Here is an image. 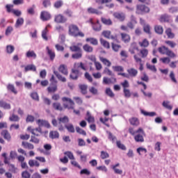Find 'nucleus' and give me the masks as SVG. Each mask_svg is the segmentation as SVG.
Returning <instances> with one entry per match:
<instances>
[{"label": "nucleus", "mask_w": 178, "mask_h": 178, "mask_svg": "<svg viewBox=\"0 0 178 178\" xmlns=\"http://www.w3.org/2000/svg\"><path fill=\"white\" fill-rule=\"evenodd\" d=\"M141 113L145 116H149V117H154L155 115H156V113L155 112H147L145 110H141Z\"/></svg>", "instance_id": "nucleus-54"}, {"label": "nucleus", "mask_w": 178, "mask_h": 178, "mask_svg": "<svg viewBox=\"0 0 178 178\" xmlns=\"http://www.w3.org/2000/svg\"><path fill=\"white\" fill-rule=\"evenodd\" d=\"M112 69H113L114 72H122L124 70V67L121 65L112 66Z\"/></svg>", "instance_id": "nucleus-55"}, {"label": "nucleus", "mask_w": 178, "mask_h": 178, "mask_svg": "<svg viewBox=\"0 0 178 178\" xmlns=\"http://www.w3.org/2000/svg\"><path fill=\"white\" fill-rule=\"evenodd\" d=\"M129 133L134 136L135 142L140 143L145 142V132L143 128L139 127L137 130H135L133 127H129Z\"/></svg>", "instance_id": "nucleus-1"}, {"label": "nucleus", "mask_w": 178, "mask_h": 178, "mask_svg": "<svg viewBox=\"0 0 178 178\" xmlns=\"http://www.w3.org/2000/svg\"><path fill=\"white\" fill-rule=\"evenodd\" d=\"M99 59L104 66H106V67H110L112 65V63H111L109 60L103 56H99Z\"/></svg>", "instance_id": "nucleus-20"}, {"label": "nucleus", "mask_w": 178, "mask_h": 178, "mask_svg": "<svg viewBox=\"0 0 178 178\" xmlns=\"http://www.w3.org/2000/svg\"><path fill=\"white\" fill-rule=\"evenodd\" d=\"M154 32H156L158 35H163V28L161 25L154 26Z\"/></svg>", "instance_id": "nucleus-33"}, {"label": "nucleus", "mask_w": 178, "mask_h": 178, "mask_svg": "<svg viewBox=\"0 0 178 178\" xmlns=\"http://www.w3.org/2000/svg\"><path fill=\"white\" fill-rule=\"evenodd\" d=\"M85 120L88 122V123H94L95 122V118L91 115L90 111H87L86 113V118Z\"/></svg>", "instance_id": "nucleus-30"}, {"label": "nucleus", "mask_w": 178, "mask_h": 178, "mask_svg": "<svg viewBox=\"0 0 178 178\" xmlns=\"http://www.w3.org/2000/svg\"><path fill=\"white\" fill-rule=\"evenodd\" d=\"M165 44L168 45L171 49H174L177 45V44L172 40H165Z\"/></svg>", "instance_id": "nucleus-61"}, {"label": "nucleus", "mask_w": 178, "mask_h": 178, "mask_svg": "<svg viewBox=\"0 0 178 178\" xmlns=\"http://www.w3.org/2000/svg\"><path fill=\"white\" fill-rule=\"evenodd\" d=\"M118 166H120V163L115 164V165L112 166V169H113L115 173L117 174V175H122V174H123V170L118 169L117 168Z\"/></svg>", "instance_id": "nucleus-49"}, {"label": "nucleus", "mask_w": 178, "mask_h": 178, "mask_svg": "<svg viewBox=\"0 0 178 178\" xmlns=\"http://www.w3.org/2000/svg\"><path fill=\"white\" fill-rule=\"evenodd\" d=\"M58 71L62 73L64 76L68 75L67 66L66 65H60L59 68H58Z\"/></svg>", "instance_id": "nucleus-22"}, {"label": "nucleus", "mask_w": 178, "mask_h": 178, "mask_svg": "<svg viewBox=\"0 0 178 178\" xmlns=\"http://www.w3.org/2000/svg\"><path fill=\"white\" fill-rule=\"evenodd\" d=\"M102 22L104 24L107 25V26H111L113 24V22L111 19L102 17Z\"/></svg>", "instance_id": "nucleus-57"}, {"label": "nucleus", "mask_w": 178, "mask_h": 178, "mask_svg": "<svg viewBox=\"0 0 178 178\" xmlns=\"http://www.w3.org/2000/svg\"><path fill=\"white\" fill-rule=\"evenodd\" d=\"M58 120H59L60 124V123L66 124L70 122V120L68 119V117H67V116L60 118L59 119H58Z\"/></svg>", "instance_id": "nucleus-63"}, {"label": "nucleus", "mask_w": 178, "mask_h": 178, "mask_svg": "<svg viewBox=\"0 0 178 178\" xmlns=\"http://www.w3.org/2000/svg\"><path fill=\"white\" fill-rule=\"evenodd\" d=\"M70 51H71L72 52H76V53L82 52L81 48L76 45H72V47H70Z\"/></svg>", "instance_id": "nucleus-51"}, {"label": "nucleus", "mask_w": 178, "mask_h": 178, "mask_svg": "<svg viewBox=\"0 0 178 178\" xmlns=\"http://www.w3.org/2000/svg\"><path fill=\"white\" fill-rule=\"evenodd\" d=\"M26 57L28 58H34L35 59L37 57V55L35 52L33 50H29L28 52L26 53Z\"/></svg>", "instance_id": "nucleus-34"}, {"label": "nucleus", "mask_w": 178, "mask_h": 178, "mask_svg": "<svg viewBox=\"0 0 178 178\" xmlns=\"http://www.w3.org/2000/svg\"><path fill=\"white\" fill-rule=\"evenodd\" d=\"M7 90L13 92L15 95L17 94V91L15 87L12 84L9 83L7 85Z\"/></svg>", "instance_id": "nucleus-52"}, {"label": "nucleus", "mask_w": 178, "mask_h": 178, "mask_svg": "<svg viewBox=\"0 0 178 178\" xmlns=\"http://www.w3.org/2000/svg\"><path fill=\"white\" fill-rule=\"evenodd\" d=\"M37 124L38 125V127H44L47 129H50L51 125L50 123H49L47 120H38L36 121Z\"/></svg>", "instance_id": "nucleus-10"}, {"label": "nucleus", "mask_w": 178, "mask_h": 178, "mask_svg": "<svg viewBox=\"0 0 178 178\" xmlns=\"http://www.w3.org/2000/svg\"><path fill=\"white\" fill-rule=\"evenodd\" d=\"M83 49L85 52H87V53H92L93 52V47L90 46V44H85L83 46Z\"/></svg>", "instance_id": "nucleus-36"}, {"label": "nucleus", "mask_w": 178, "mask_h": 178, "mask_svg": "<svg viewBox=\"0 0 178 178\" xmlns=\"http://www.w3.org/2000/svg\"><path fill=\"white\" fill-rule=\"evenodd\" d=\"M102 35L108 40L118 41V35H112V32H111V31H103Z\"/></svg>", "instance_id": "nucleus-8"}, {"label": "nucleus", "mask_w": 178, "mask_h": 178, "mask_svg": "<svg viewBox=\"0 0 178 178\" xmlns=\"http://www.w3.org/2000/svg\"><path fill=\"white\" fill-rule=\"evenodd\" d=\"M8 166H9V171L10 172H13L14 174H16L17 172V168L15 167L14 164H8Z\"/></svg>", "instance_id": "nucleus-58"}, {"label": "nucleus", "mask_w": 178, "mask_h": 178, "mask_svg": "<svg viewBox=\"0 0 178 178\" xmlns=\"http://www.w3.org/2000/svg\"><path fill=\"white\" fill-rule=\"evenodd\" d=\"M68 33L69 35L73 36V37H84L85 34L83 33L82 31L79 30V28L77 25L72 24L69 25L68 26Z\"/></svg>", "instance_id": "nucleus-3"}, {"label": "nucleus", "mask_w": 178, "mask_h": 178, "mask_svg": "<svg viewBox=\"0 0 178 178\" xmlns=\"http://www.w3.org/2000/svg\"><path fill=\"white\" fill-rule=\"evenodd\" d=\"M113 17L120 22H124L125 20V15L124 13L115 12L113 14Z\"/></svg>", "instance_id": "nucleus-13"}, {"label": "nucleus", "mask_w": 178, "mask_h": 178, "mask_svg": "<svg viewBox=\"0 0 178 178\" xmlns=\"http://www.w3.org/2000/svg\"><path fill=\"white\" fill-rule=\"evenodd\" d=\"M39 136H37L35 135L31 136L30 142L33 143L34 144H39L40 139L38 138Z\"/></svg>", "instance_id": "nucleus-42"}, {"label": "nucleus", "mask_w": 178, "mask_h": 178, "mask_svg": "<svg viewBox=\"0 0 178 178\" xmlns=\"http://www.w3.org/2000/svg\"><path fill=\"white\" fill-rule=\"evenodd\" d=\"M159 20L161 23H168L169 21H170V15H168V14L162 15H161Z\"/></svg>", "instance_id": "nucleus-24"}, {"label": "nucleus", "mask_w": 178, "mask_h": 178, "mask_svg": "<svg viewBox=\"0 0 178 178\" xmlns=\"http://www.w3.org/2000/svg\"><path fill=\"white\" fill-rule=\"evenodd\" d=\"M134 58L135 62L137 63H139V70L143 71L144 67H143V60H141L140 58H139L137 55L134 56Z\"/></svg>", "instance_id": "nucleus-26"}, {"label": "nucleus", "mask_w": 178, "mask_h": 178, "mask_svg": "<svg viewBox=\"0 0 178 178\" xmlns=\"http://www.w3.org/2000/svg\"><path fill=\"white\" fill-rule=\"evenodd\" d=\"M51 18V15L49 12L47 11H42L40 13V19L42 21H48L50 20Z\"/></svg>", "instance_id": "nucleus-11"}, {"label": "nucleus", "mask_w": 178, "mask_h": 178, "mask_svg": "<svg viewBox=\"0 0 178 178\" xmlns=\"http://www.w3.org/2000/svg\"><path fill=\"white\" fill-rule=\"evenodd\" d=\"M54 74L56 76L58 80L60 81L61 82L65 83L67 81V79L63 75L60 74L58 72H54Z\"/></svg>", "instance_id": "nucleus-43"}, {"label": "nucleus", "mask_w": 178, "mask_h": 178, "mask_svg": "<svg viewBox=\"0 0 178 178\" xmlns=\"http://www.w3.org/2000/svg\"><path fill=\"white\" fill-rule=\"evenodd\" d=\"M121 86L123 88V93H124V97L126 98H129L131 97V92H130L129 88V83L127 80L124 81L123 82L121 83Z\"/></svg>", "instance_id": "nucleus-6"}, {"label": "nucleus", "mask_w": 178, "mask_h": 178, "mask_svg": "<svg viewBox=\"0 0 178 178\" xmlns=\"http://www.w3.org/2000/svg\"><path fill=\"white\" fill-rule=\"evenodd\" d=\"M65 129H67V131L72 134L75 132V129L73 124H67L65 126Z\"/></svg>", "instance_id": "nucleus-44"}, {"label": "nucleus", "mask_w": 178, "mask_h": 178, "mask_svg": "<svg viewBox=\"0 0 178 178\" xmlns=\"http://www.w3.org/2000/svg\"><path fill=\"white\" fill-rule=\"evenodd\" d=\"M53 108L54 110L62 111L63 110V107L59 102H56L53 104Z\"/></svg>", "instance_id": "nucleus-50"}, {"label": "nucleus", "mask_w": 178, "mask_h": 178, "mask_svg": "<svg viewBox=\"0 0 178 178\" xmlns=\"http://www.w3.org/2000/svg\"><path fill=\"white\" fill-rule=\"evenodd\" d=\"M165 35L168 36V39L169 40H173L175 38V34L174 32H172V30L171 28H167L165 31Z\"/></svg>", "instance_id": "nucleus-18"}, {"label": "nucleus", "mask_w": 178, "mask_h": 178, "mask_svg": "<svg viewBox=\"0 0 178 178\" xmlns=\"http://www.w3.org/2000/svg\"><path fill=\"white\" fill-rule=\"evenodd\" d=\"M100 44L104 47V49H110V43L107 40H105L103 38H100Z\"/></svg>", "instance_id": "nucleus-37"}, {"label": "nucleus", "mask_w": 178, "mask_h": 178, "mask_svg": "<svg viewBox=\"0 0 178 178\" xmlns=\"http://www.w3.org/2000/svg\"><path fill=\"white\" fill-rule=\"evenodd\" d=\"M120 35H121V40L124 43L130 42L131 38L130 37L129 34H127L125 33H120Z\"/></svg>", "instance_id": "nucleus-16"}, {"label": "nucleus", "mask_w": 178, "mask_h": 178, "mask_svg": "<svg viewBox=\"0 0 178 178\" xmlns=\"http://www.w3.org/2000/svg\"><path fill=\"white\" fill-rule=\"evenodd\" d=\"M158 52L161 55H167L170 58H175L176 54L172 50L169 49L168 47L161 46L158 47Z\"/></svg>", "instance_id": "nucleus-4"}, {"label": "nucleus", "mask_w": 178, "mask_h": 178, "mask_svg": "<svg viewBox=\"0 0 178 178\" xmlns=\"http://www.w3.org/2000/svg\"><path fill=\"white\" fill-rule=\"evenodd\" d=\"M127 74H129L130 77H136L138 74V70L134 68L127 69Z\"/></svg>", "instance_id": "nucleus-28"}, {"label": "nucleus", "mask_w": 178, "mask_h": 178, "mask_svg": "<svg viewBox=\"0 0 178 178\" xmlns=\"http://www.w3.org/2000/svg\"><path fill=\"white\" fill-rule=\"evenodd\" d=\"M139 51V48L137 47L136 44L132 43L131 44V47L129 48V52L131 54H136L135 51Z\"/></svg>", "instance_id": "nucleus-40"}, {"label": "nucleus", "mask_w": 178, "mask_h": 178, "mask_svg": "<svg viewBox=\"0 0 178 178\" xmlns=\"http://www.w3.org/2000/svg\"><path fill=\"white\" fill-rule=\"evenodd\" d=\"M116 78H108L106 76L103 78V83L106 85L113 84L114 82H116Z\"/></svg>", "instance_id": "nucleus-23"}, {"label": "nucleus", "mask_w": 178, "mask_h": 178, "mask_svg": "<svg viewBox=\"0 0 178 178\" xmlns=\"http://www.w3.org/2000/svg\"><path fill=\"white\" fill-rule=\"evenodd\" d=\"M79 77V71L76 70H72L71 74H70V79L73 81H76Z\"/></svg>", "instance_id": "nucleus-17"}, {"label": "nucleus", "mask_w": 178, "mask_h": 178, "mask_svg": "<svg viewBox=\"0 0 178 178\" xmlns=\"http://www.w3.org/2000/svg\"><path fill=\"white\" fill-rule=\"evenodd\" d=\"M46 50L47 51V54L49 57L50 60L54 61L56 58V53L54 50L50 49L49 47H46Z\"/></svg>", "instance_id": "nucleus-21"}, {"label": "nucleus", "mask_w": 178, "mask_h": 178, "mask_svg": "<svg viewBox=\"0 0 178 178\" xmlns=\"http://www.w3.org/2000/svg\"><path fill=\"white\" fill-rule=\"evenodd\" d=\"M111 49L114 52H118L120 49H122V46L117 43L112 42L111 43Z\"/></svg>", "instance_id": "nucleus-35"}, {"label": "nucleus", "mask_w": 178, "mask_h": 178, "mask_svg": "<svg viewBox=\"0 0 178 178\" xmlns=\"http://www.w3.org/2000/svg\"><path fill=\"white\" fill-rule=\"evenodd\" d=\"M143 29L147 34L152 35L151 26L149 24H145L144 26H143Z\"/></svg>", "instance_id": "nucleus-53"}, {"label": "nucleus", "mask_w": 178, "mask_h": 178, "mask_svg": "<svg viewBox=\"0 0 178 178\" xmlns=\"http://www.w3.org/2000/svg\"><path fill=\"white\" fill-rule=\"evenodd\" d=\"M61 100L64 102L63 107L65 109L73 110V113H74L75 115H80V111L74 109L75 103L71 98L64 97L61 98Z\"/></svg>", "instance_id": "nucleus-2"}, {"label": "nucleus", "mask_w": 178, "mask_h": 178, "mask_svg": "<svg viewBox=\"0 0 178 178\" xmlns=\"http://www.w3.org/2000/svg\"><path fill=\"white\" fill-rule=\"evenodd\" d=\"M170 57L169 56H167V57H163V58H161L159 59L160 62H161L164 65H168L169 63H170L171 62V60H170Z\"/></svg>", "instance_id": "nucleus-45"}, {"label": "nucleus", "mask_w": 178, "mask_h": 178, "mask_svg": "<svg viewBox=\"0 0 178 178\" xmlns=\"http://www.w3.org/2000/svg\"><path fill=\"white\" fill-rule=\"evenodd\" d=\"M92 29H94V30L95 31H99L102 30V25H101V24H99V20H97L96 22V23L92 24Z\"/></svg>", "instance_id": "nucleus-48"}, {"label": "nucleus", "mask_w": 178, "mask_h": 178, "mask_svg": "<svg viewBox=\"0 0 178 178\" xmlns=\"http://www.w3.org/2000/svg\"><path fill=\"white\" fill-rule=\"evenodd\" d=\"M138 45L140 46L141 47L147 48L149 45V40H147V39L145 38L141 42H138Z\"/></svg>", "instance_id": "nucleus-38"}, {"label": "nucleus", "mask_w": 178, "mask_h": 178, "mask_svg": "<svg viewBox=\"0 0 178 178\" xmlns=\"http://www.w3.org/2000/svg\"><path fill=\"white\" fill-rule=\"evenodd\" d=\"M109 67H106L104 68L103 74H106L109 76H113V72L108 68Z\"/></svg>", "instance_id": "nucleus-46"}, {"label": "nucleus", "mask_w": 178, "mask_h": 178, "mask_svg": "<svg viewBox=\"0 0 178 178\" xmlns=\"http://www.w3.org/2000/svg\"><path fill=\"white\" fill-rule=\"evenodd\" d=\"M142 58H145L147 57L149 51L147 49H143L140 51Z\"/></svg>", "instance_id": "nucleus-59"}, {"label": "nucleus", "mask_w": 178, "mask_h": 178, "mask_svg": "<svg viewBox=\"0 0 178 178\" xmlns=\"http://www.w3.org/2000/svg\"><path fill=\"white\" fill-rule=\"evenodd\" d=\"M28 130L33 134V136H36L37 137H45L48 134V131H42V129L40 127L32 129L31 127H29Z\"/></svg>", "instance_id": "nucleus-5"}, {"label": "nucleus", "mask_w": 178, "mask_h": 178, "mask_svg": "<svg viewBox=\"0 0 178 178\" xmlns=\"http://www.w3.org/2000/svg\"><path fill=\"white\" fill-rule=\"evenodd\" d=\"M29 71L36 72L35 65H26L25 67V72H29Z\"/></svg>", "instance_id": "nucleus-56"}, {"label": "nucleus", "mask_w": 178, "mask_h": 178, "mask_svg": "<svg viewBox=\"0 0 178 178\" xmlns=\"http://www.w3.org/2000/svg\"><path fill=\"white\" fill-rule=\"evenodd\" d=\"M88 14H90V15H102V12L99 11L97 8H93L92 7L88 8Z\"/></svg>", "instance_id": "nucleus-25"}, {"label": "nucleus", "mask_w": 178, "mask_h": 178, "mask_svg": "<svg viewBox=\"0 0 178 178\" xmlns=\"http://www.w3.org/2000/svg\"><path fill=\"white\" fill-rule=\"evenodd\" d=\"M82 57H83L82 51L76 52V53L72 54V58L75 60H79L80 58H82Z\"/></svg>", "instance_id": "nucleus-47"}, {"label": "nucleus", "mask_w": 178, "mask_h": 178, "mask_svg": "<svg viewBox=\"0 0 178 178\" xmlns=\"http://www.w3.org/2000/svg\"><path fill=\"white\" fill-rule=\"evenodd\" d=\"M54 22L57 24H64L67 22V18H65L63 15H57L54 17Z\"/></svg>", "instance_id": "nucleus-12"}, {"label": "nucleus", "mask_w": 178, "mask_h": 178, "mask_svg": "<svg viewBox=\"0 0 178 178\" xmlns=\"http://www.w3.org/2000/svg\"><path fill=\"white\" fill-rule=\"evenodd\" d=\"M59 136V133L56 131H51L49 132V138L51 139H58Z\"/></svg>", "instance_id": "nucleus-41"}, {"label": "nucleus", "mask_w": 178, "mask_h": 178, "mask_svg": "<svg viewBox=\"0 0 178 178\" xmlns=\"http://www.w3.org/2000/svg\"><path fill=\"white\" fill-rule=\"evenodd\" d=\"M72 70H76V71H79L80 70H82L84 72H86L87 69L86 67V65L83 63H74V65H73V69H72Z\"/></svg>", "instance_id": "nucleus-9"}, {"label": "nucleus", "mask_w": 178, "mask_h": 178, "mask_svg": "<svg viewBox=\"0 0 178 178\" xmlns=\"http://www.w3.org/2000/svg\"><path fill=\"white\" fill-rule=\"evenodd\" d=\"M129 124L133 127H137L140 125V120L136 117H132L129 120Z\"/></svg>", "instance_id": "nucleus-14"}, {"label": "nucleus", "mask_w": 178, "mask_h": 178, "mask_svg": "<svg viewBox=\"0 0 178 178\" xmlns=\"http://www.w3.org/2000/svg\"><path fill=\"white\" fill-rule=\"evenodd\" d=\"M0 108L3 109H10V104L6 103L4 100H0Z\"/></svg>", "instance_id": "nucleus-31"}, {"label": "nucleus", "mask_w": 178, "mask_h": 178, "mask_svg": "<svg viewBox=\"0 0 178 178\" xmlns=\"http://www.w3.org/2000/svg\"><path fill=\"white\" fill-rule=\"evenodd\" d=\"M49 93H55L58 91V83H51L49 86L47 88Z\"/></svg>", "instance_id": "nucleus-15"}, {"label": "nucleus", "mask_w": 178, "mask_h": 178, "mask_svg": "<svg viewBox=\"0 0 178 178\" xmlns=\"http://www.w3.org/2000/svg\"><path fill=\"white\" fill-rule=\"evenodd\" d=\"M24 23V18L19 17L17 19V22H15V27L16 29L21 27Z\"/></svg>", "instance_id": "nucleus-39"}, {"label": "nucleus", "mask_w": 178, "mask_h": 178, "mask_svg": "<svg viewBox=\"0 0 178 178\" xmlns=\"http://www.w3.org/2000/svg\"><path fill=\"white\" fill-rule=\"evenodd\" d=\"M79 88L81 90V93H82L83 95H86L87 94V90L88 89V86L85 84H80L79 85Z\"/></svg>", "instance_id": "nucleus-29"}, {"label": "nucleus", "mask_w": 178, "mask_h": 178, "mask_svg": "<svg viewBox=\"0 0 178 178\" xmlns=\"http://www.w3.org/2000/svg\"><path fill=\"white\" fill-rule=\"evenodd\" d=\"M48 32H49V31H48L47 28H45L44 29V31H42V38L43 40H44L45 41L48 40V37H47Z\"/></svg>", "instance_id": "nucleus-60"}, {"label": "nucleus", "mask_w": 178, "mask_h": 178, "mask_svg": "<svg viewBox=\"0 0 178 178\" xmlns=\"http://www.w3.org/2000/svg\"><path fill=\"white\" fill-rule=\"evenodd\" d=\"M22 146L29 150H33L35 148V146L29 142H22Z\"/></svg>", "instance_id": "nucleus-27"}, {"label": "nucleus", "mask_w": 178, "mask_h": 178, "mask_svg": "<svg viewBox=\"0 0 178 178\" xmlns=\"http://www.w3.org/2000/svg\"><path fill=\"white\" fill-rule=\"evenodd\" d=\"M162 106H163L165 108L168 109L170 111H171L172 109V106L170 104H169L168 101H164L162 103Z\"/></svg>", "instance_id": "nucleus-62"}, {"label": "nucleus", "mask_w": 178, "mask_h": 178, "mask_svg": "<svg viewBox=\"0 0 178 178\" xmlns=\"http://www.w3.org/2000/svg\"><path fill=\"white\" fill-rule=\"evenodd\" d=\"M9 120L10 122H19V117L15 114H13V115L9 118Z\"/></svg>", "instance_id": "nucleus-64"}, {"label": "nucleus", "mask_w": 178, "mask_h": 178, "mask_svg": "<svg viewBox=\"0 0 178 178\" xmlns=\"http://www.w3.org/2000/svg\"><path fill=\"white\" fill-rule=\"evenodd\" d=\"M0 134L1 135V136L8 141H10V140L12 139V136H10V133L8 132V130L5 129L3 130Z\"/></svg>", "instance_id": "nucleus-19"}, {"label": "nucleus", "mask_w": 178, "mask_h": 178, "mask_svg": "<svg viewBox=\"0 0 178 178\" xmlns=\"http://www.w3.org/2000/svg\"><path fill=\"white\" fill-rule=\"evenodd\" d=\"M86 42L90 43L92 45L97 46L98 45V40L95 38H87L86 40Z\"/></svg>", "instance_id": "nucleus-32"}, {"label": "nucleus", "mask_w": 178, "mask_h": 178, "mask_svg": "<svg viewBox=\"0 0 178 178\" xmlns=\"http://www.w3.org/2000/svg\"><path fill=\"white\" fill-rule=\"evenodd\" d=\"M149 8L143 4H138L136 6V14L137 15H145L149 13Z\"/></svg>", "instance_id": "nucleus-7"}]
</instances>
